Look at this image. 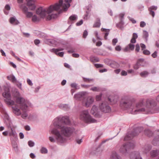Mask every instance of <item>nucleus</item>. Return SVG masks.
<instances>
[{"instance_id": "obj_64", "label": "nucleus", "mask_w": 159, "mask_h": 159, "mask_svg": "<svg viewBox=\"0 0 159 159\" xmlns=\"http://www.w3.org/2000/svg\"><path fill=\"white\" fill-rule=\"evenodd\" d=\"M72 56L74 57L78 58L79 57V55L78 53H73Z\"/></svg>"}, {"instance_id": "obj_38", "label": "nucleus", "mask_w": 159, "mask_h": 159, "mask_svg": "<svg viewBox=\"0 0 159 159\" xmlns=\"http://www.w3.org/2000/svg\"><path fill=\"white\" fill-rule=\"evenodd\" d=\"M92 61L93 62H98L99 61V58L96 57H93L91 59Z\"/></svg>"}, {"instance_id": "obj_10", "label": "nucleus", "mask_w": 159, "mask_h": 159, "mask_svg": "<svg viewBox=\"0 0 159 159\" xmlns=\"http://www.w3.org/2000/svg\"><path fill=\"white\" fill-rule=\"evenodd\" d=\"M94 101L93 98L91 97H89L86 98L85 97L83 101V103H85V105L86 107H89L92 104Z\"/></svg>"}, {"instance_id": "obj_21", "label": "nucleus", "mask_w": 159, "mask_h": 159, "mask_svg": "<svg viewBox=\"0 0 159 159\" xmlns=\"http://www.w3.org/2000/svg\"><path fill=\"white\" fill-rule=\"evenodd\" d=\"M152 143L154 146L159 145V134H158V136L155 138L152 142Z\"/></svg>"}, {"instance_id": "obj_53", "label": "nucleus", "mask_w": 159, "mask_h": 159, "mask_svg": "<svg viewBox=\"0 0 159 159\" xmlns=\"http://www.w3.org/2000/svg\"><path fill=\"white\" fill-rule=\"evenodd\" d=\"M115 49L116 51H120L121 50V47L120 45H117Z\"/></svg>"}, {"instance_id": "obj_50", "label": "nucleus", "mask_w": 159, "mask_h": 159, "mask_svg": "<svg viewBox=\"0 0 159 159\" xmlns=\"http://www.w3.org/2000/svg\"><path fill=\"white\" fill-rule=\"evenodd\" d=\"M146 25V23L143 21H142L140 22V26L141 27H144Z\"/></svg>"}, {"instance_id": "obj_51", "label": "nucleus", "mask_w": 159, "mask_h": 159, "mask_svg": "<svg viewBox=\"0 0 159 159\" xmlns=\"http://www.w3.org/2000/svg\"><path fill=\"white\" fill-rule=\"evenodd\" d=\"M124 13H121L120 14L119 16L120 18V21H121V20H122L123 19H124Z\"/></svg>"}, {"instance_id": "obj_63", "label": "nucleus", "mask_w": 159, "mask_h": 159, "mask_svg": "<svg viewBox=\"0 0 159 159\" xmlns=\"http://www.w3.org/2000/svg\"><path fill=\"white\" fill-rule=\"evenodd\" d=\"M121 75L123 76H125L127 75V72L124 70H122L121 73Z\"/></svg>"}, {"instance_id": "obj_25", "label": "nucleus", "mask_w": 159, "mask_h": 159, "mask_svg": "<svg viewBox=\"0 0 159 159\" xmlns=\"http://www.w3.org/2000/svg\"><path fill=\"white\" fill-rule=\"evenodd\" d=\"M111 159H121V158L116 152H113L111 156Z\"/></svg>"}, {"instance_id": "obj_33", "label": "nucleus", "mask_w": 159, "mask_h": 159, "mask_svg": "<svg viewBox=\"0 0 159 159\" xmlns=\"http://www.w3.org/2000/svg\"><path fill=\"white\" fill-rule=\"evenodd\" d=\"M9 136H13L14 138L17 137V135L16 131H11L9 133Z\"/></svg>"}, {"instance_id": "obj_43", "label": "nucleus", "mask_w": 159, "mask_h": 159, "mask_svg": "<svg viewBox=\"0 0 159 159\" xmlns=\"http://www.w3.org/2000/svg\"><path fill=\"white\" fill-rule=\"evenodd\" d=\"M28 144L30 147H33L34 146V143L31 140L29 141L28 142Z\"/></svg>"}, {"instance_id": "obj_20", "label": "nucleus", "mask_w": 159, "mask_h": 159, "mask_svg": "<svg viewBox=\"0 0 159 159\" xmlns=\"http://www.w3.org/2000/svg\"><path fill=\"white\" fill-rule=\"evenodd\" d=\"M45 41L47 44L51 46H53L56 42L55 40L48 39H46Z\"/></svg>"}, {"instance_id": "obj_48", "label": "nucleus", "mask_w": 159, "mask_h": 159, "mask_svg": "<svg viewBox=\"0 0 159 159\" xmlns=\"http://www.w3.org/2000/svg\"><path fill=\"white\" fill-rule=\"evenodd\" d=\"M75 141L76 143L78 144H80L82 142V138L80 139L78 138H76L75 139Z\"/></svg>"}, {"instance_id": "obj_29", "label": "nucleus", "mask_w": 159, "mask_h": 159, "mask_svg": "<svg viewBox=\"0 0 159 159\" xmlns=\"http://www.w3.org/2000/svg\"><path fill=\"white\" fill-rule=\"evenodd\" d=\"M148 33L146 31L144 30L143 31V38H144L147 41L148 40Z\"/></svg>"}, {"instance_id": "obj_7", "label": "nucleus", "mask_w": 159, "mask_h": 159, "mask_svg": "<svg viewBox=\"0 0 159 159\" xmlns=\"http://www.w3.org/2000/svg\"><path fill=\"white\" fill-rule=\"evenodd\" d=\"M134 147V144L133 143L128 142L121 146L120 151L123 154H125L129 149H133Z\"/></svg>"}, {"instance_id": "obj_52", "label": "nucleus", "mask_w": 159, "mask_h": 159, "mask_svg": "<svg viewBox=\"0 0 159 159\" xmlns=\"http://www.w3.org/2000/svg\"><path fill=\"white\" fill-rule=\"evenodd\" d=\"M95 66L97 68H99L103 67V65L102 64H95Z\"/></svg>"}, {"instance_id": "obj_5", "label": "nucleus", "mask_w": 159, "mask_h": 159, "mask_svg": "<svg viewBox=\"0 0 159 159\" xmlns=\"http://www.w3.org/2000/svg\"><path fill=\"white\" fill-rule=\"evenodd\" d=\"M143 130V127L141 126L137 127L134 128V130L131 132H128L125 137L124 139L125 140H130L134 137L137 136Z\"/></svg>"}, {"instance_id": "obj_24", "label": "nucleus", "mask_w": 159, "mask_h": 159, "mask_svg": "<svg viewBox=\"0 0 159 159\" xmlns=\"http://www.w3.org/2000/svg\"><path fill=\"white\" fill-rule=\"evenodd\" d=\"M101 30L102 31H105L106 33L105 34L104 38L106 40L107 39V36L108 35L109 32L110 31V30L109 29H106L105 28H102Z\"/></svg>"}, {"instance_id": "obj_8", "label": "nucleus", "mask_w": 159, "mask_h": 159, "mask_svg": "<svg viewBox=\"0 0 159 159\" xmlns=\"http://www.w3.org/2000/svg\"><path fill=\"white\" fill-rule=\"evenodd\" d=\"M2 96L6 98L4 101L7 104L9 105H14L15 102L13 100L11 99V94L8 91L3 93Z\"/></svg>"}, {"instance_id": "obj_55", "label": "nucleus", "mask_w": 159, "mask_h": 159, "mask_svg": "<svg viewBox=\"0 0 159 159\" xmlns=\"http://www.w3.org/2000/svg\"><path fill=\"white\" fill-rule=\"evenodd\" d=\"M70 86L72 88L77 89V84L75 83H73L71 84Z\"/></svg>"}, {"instance_id": "obj_41", "label": "nucleus", "mask_w": 159, "mask_h": 159, "mask_svg": "<svg viewBox=\"0 0 159 159\" xmlns=\"http://www.w3.org/2000/svg\"><path fill=\"white\" fill-rule=\"evenodd\" d=\"M27 17L28 18H30L32 16L33 14L32 12H27L25 14Z\"/></svg>"}, {"instance_id": "obj_27", "label": "nucleus", "mask_w": 159, "mask_h": 159, "mask_svg": "<svg viewBox=\"0 0 159 159\" xmlns=\"http://www.w3.org/2000/svg\"><path fill=\"white\" fill-rule=\"evenodd\" d=\"M11 144L13 148L15 149V151L17 150L18 146L16 142L14 140H12V139H11Z\"/></svg>"}, {"instance_id": "obj_59", "label": "nucleus", "mask_w": 159, "mask_h": 159, "mask_svg": "<svg viewBox=\"0 0 159 159\" xmlns=\"http://www.w3.org/2000/svg\"><path fill=\"white\" fill-rule=\"evenodd\" d=\"M83 23V21L82 20H81L77 22L76 23V25L77 26H80Z\"/></svg>"}, {"instance_id": "obj_31", "label": "nucleus", "mask_w": 159, "mask_h": 159, "mask_svg": "<svg viewBox=\"0 0 159 159\" xmlns=\"http://www.w3.org/2000/svg\"><path fill=\"white\" fill-rule=\"evenodd\" d=\"M148 72L146 71H144L140 73V75L142 77H145L148 75Z\"/></svg>"}, {"instance_id": "obj_14", "label": "nucleus", "mask_w": 159, "mask_h": 159, "mask_svg": "<svg viewBox=\"0 0 159 159\" xmlns=\"http://www.w3.org/2000/svg\"><path fill=\"white\" fill-rule=\"evenodd\" d=\"M77 16L76 15L73 14L71 16L68 20L67 23L69 24H72L74 21L77 19Z\"/></svg>"}, {"instance_id": "obj_17", "label": "nucleus", "mask_w": 159, "mask_h": 159, "mask_svg": "<svg viewBox=\"0 0 159 159\" xmlns=\"http://www.w3.org/2000/svg\"><path fill=\"white\" fill-rule=\"evenodd\" d=\"M97 110L98 108L95 105H93L91 110V113L93 115H94L95 116H96Z\"/></svg>"}, {"instance_id": "obj_62", "label": "nucleus", "mask_w": 159, "mask_h": 159, "mask_svg": "<svg viewBox=\"0 0 159 159\" xmlns=\"http://www.w3.org/2000/svg\"><path fill=\"white\" fill-rule=\"evenodd\" d=\"M138 35L136 33H134L133 34L132 38L136 39L138 38Z\"/></svg>"}, {"instance_id": "obj_22", "label": "nucleus", "mask_w": 159, "mask_h": 159, "mask_svg": "<svg viewBox=\"0 0 159 159\" xmlns=\"http://www.w3.org/2000/svg\"><path fill=\"white\" fill-rule=\"evenodd\" d=\"M101 25L100 19L98 18L96 19V21L94 23L93 25L94 28L99 27Z\"/></svg>"}, {"instance_id": "obj_57", "label": "nucleus", "mask_w": 159, "mask_h": 159, "mask_svg": "<svg viewBox=\"0 0 159 159\" xmlns=\"http://www.w3.org/2000/svg\"><path fill=\"white\" fill-rule=\"evenodd\" d=\"M140 46L141 48V50H143L146 48V45L142 43H140Z\"/></svg>"}, {"instance_id": "obj_23", "label": "nucleus", "mask_w": 159, "mask_h": 159, "mask_svg": "<svg viewBox=\"0 0 159 159\" xmlns=\"http://www.w3.org/2000/svg\"><path fill=\"white\" fill-rule=\"evenodd\" d=\"M59 106L60 108L65 110H67L69 109L68 105L66 104H61Z\"/></svg>"}, {"instance_id": "obj_3", "label": "nucleus", "mask_w": 159, "mask_h": 159, "mask_svg": "<svg viewBox=\"0 0 159 159\" xmlns=\"http://www.w3.org/2000/svg\"><path fill=\"white\" fill-rule=\"evenodd\" d=\"M71 1L72 0H65V2L67 3V5L65 3L63 4V0H59V3H57L54 5H51L48 8H44L42 7L39 8L36 11V14L39 15L42 18H44L47 15L46 17L47 20H50L52 19L55 18L62 12L61 10L57 13L51 14H50L54 11L58 10L61 6H65L64 9L66 10L70 6V3Z\"/></svg>"}, {"instance_id": "obj_42", "label": "nucleus", "mask_w": 159, "mask_h": 159, "mask_svg": "<svg viewBox=\"0 0 159 159\" xmlns=\"http://www.w3.org/2000/svg\"><path fill=\"white\" fill-rule=\"evenodd\" d=\"M143 53L145 55H149L150 54V52L148 50H145L143 51Z\"/></svg>"}, {"instance_id": "obj_9", "label": "nucleus", "mask_w": 159, "mask_h": 159, "mask_svg": "<svg viewBox=\"0 0 159 159\" xmlns=\"http://www.w3.org/2000/svg\"><path fill=\"white\" fill-rule=\"evenodd\" d=\"M100 110L105 113L109 112L111 111L110 107L105 103H102L99 106Z\"/></svg>"}, {"instance_id": "obj_45", "label": "nucleus", "mask_w": 159, "mask_h": 159, "mask_svg": "<svg viewBox=\"0 0 159 159\" xmlns=\"http://www.w3.org/2000/svg\"><path fill=\"white\" fill-rule=\"evenodd\" d=\"M118 42V40L117 38H114L112 40V45L113 46H115L116 45V44Z\"/></svg>"}, {"instance_id": "obj_40", "label": "nucleus", "mask_w": 159, "mask_h": 159, "mask_svg": "<svg viewBox=\"0 0 159 159\" xmlns=\"http://www.w3.org/2000/svg\"><path fill=\"white\" fill-rule=\"evenodd\" d=\"M128 46L130 50H134V44L129 43L128 45Z\"/></svg>"}, {"instance_id": "obj_58", "label": "nucleus", "mask_w": 159, "mask_h": 159, "mask_svg": "<svg viewBox=\"0 0 159 159\" xmlns=\"http://www.w3.org/2000/svg\"><path fill=\"white\" fill-rule=\"evenodd\" d=\"M5 9L8 11H9L11 9V7L8 4H7L5 7Z\"/></svg>"}, {"instance_id": "obj_11", "label": "nucleus", "mask_w": 159, "mask_h": 159, "mask_svg": "<svg viewBox=\"0 0 159 159\" xmlns=\"http://www.w3.org/2000/svg\"><path fill=\"white\" fill-rule=\"evenodd\" d=\"M85 93L84 92H79L74 95V97L75 98L78 100L83 99V100L85 98Z\"/></svg>"}, {"instance_id": "obj_26", "label": "nucleus", "mask_w": 159, "mask_h": 159, "mask_svg": "<svg viewBox=\"0 0 159 159\" xmlns=\"http://www.w3.org/2000/svg\"><path fill=\"white\" fill-rule=\"evenodd\" d=\"M144 133L148 137L152 136L153 135L152 132L149 129H146L144 131Z\"/></svg>"}, {"instance_id": "obj_4", "label": "nucleus", "mask_w": 159, "mask_h": 159, "mask_svg": "<svg viewBox=\"0 0 159 159\" xmlns=\"http://www.w3.org/2000/svg\"><path fill=\"white\" fill-rule=\"evenodd\" d=\"M16 102L17 103L20 104V109L24 112L22 114L21 117L24 119H26L28 116L26 112L28 107L26 104L25 99L23 98H17L16 100Z\"/></svg>"}, {"instance_id": "obj_32", "label": "nucleus", "mask_w": 159, "mask_h": 159, "mask_svg": "<svg viewBox=\"0 0 159 159\" xmlns=\"http://www.w3.org/2000/svg\"><path fill=\"white\" fill-rule=\"evenodd\" d=\"M90 89L94 92H99L100 89L99 87H92Z\"/></svg>"}, {"instance_id": "obj_16", "label": "nucleus", "mask_w": 159, "mask_h": 159, "mask_svg": "<svg viewBox=\"0 0 159 159\" xmlns=\"http://www.w3.org/2000/svg\"><path fill=\"white\" fill-rule=\"evenodd\" d=\"M7 78L8 80L11 81L13 83L17 82L15 77L13 75L7 76Z\"/></svg>"}, {"instance_id": "obj_46", "label": "nucleus", "mask_w": 159, "mask_h": 159, "mask_svg": "<svg viewBox=\"0 0 159 159\" xmlns=\"http://www.w3.org/2000/svg\"><path fill=\"white\" fill-rule=\"evenodd\" d=\"M22 10L25 14L28 12V9L26 6H24L22 7Z\"/></svg>"}, {"instance_id": "obj_13", "label": "nucleus", "mask_w": 159, "mask_h": 159, "mask_svg": "<svg viewBox=\"0 0 159 159\" xmlns=\"http://www.w3.org/2000/svg\"><path fill=\"white\" fill-rule=\"evenodd\" d=\"M130 159H142L138 152H134L131 153L130 156Z\"/></svg>"}, {"instance_id": "obj_54", "label": "nucleus", "mask_w": 159, "mask_h": 159, "mask_svg": "<svg viewBox=\"0 0 159 159\" xmlns=\"http://www.w3.org/2000/svg\"><path fill=\"white\" fill-rule=\"evenodd\" d=\"M152 56L154 58H156L157 56V52L156 51H155L152 54Z\"/></svg>"}, {"instance_id": "obj_30", "label": "nucleus", "mask_w": 159, "mask_h": 159, "mask_svg": "<svg viewBox=\"0 0 159 159\" xmlns=\"http://www.w3.org/2000/svg\"><path fill=\"white\" fill-rule=\"evenodd\" d=\"M64 50V49L62 48H59L57 49L52 48L50 50V51L51 52H58L60 51H63Z\"/></svg>"}, {"instance_id": "obj_15", "label": "nucleus", "mask_w": 159, "mask_h": 159, "mask_svg": "<svg viewBox=\"0 0 159 159\" xmlns=\"http://www.w3.org/2000/svg\"><path fill=\"white\" fill-rule=\"evenodd\" d=\"M12 108L14 111V113L17 116H19L21 114L20 109L16 106L12 107Z\"/></svg>"}, {"instance_id": "obj_2", "label": "nucleus", "mask_w": 159, "mask_h": 159, "mask_svg": "<svg viewBox=\"0 0 159 159\" xmlns=\"http://www.w3.org/2000/svg\"><path fill=\"white\" fill-rule=\"evenodd\" d=\"M147 105H149L150 106V108L148 109L146 107V108L144 107L143 101L137 103L135 107L133 105V102L130 99L121 101L120 104L125 109L129 110L130 113L133 114H136L140 112L145 114H152L159 111V108L156 107V103L154 100H148L147 101Z\"/></svg>"}, {"instance_id": "obj_19", "label": "nucleus", "mask_w": 159, "mask_h": 159, "mask_svg": "<svg viewBox=\"0 0 159 159\" xmlns=\"http://www.w3.org/2000/svg\"><path fill=\"white\" fill-rule=\"evenodd\" d=\"M10 22L11 23L15 25H18L19 23L18 20L14 17H11L10 18Z\"/></svg>"}, {"instance_id": "obj_18", "label": "nucleus", "mask_w": 159, "mask_h": 159, "mask_svg": "<svg viewBox=\"0 0 159 159\" xmlns=\"http://www.w3.org/2000/svg\"><path fill=\"white\" fill-rule=\"evenodd\" d=\"M150 154L152 157H156L159 155V150H152L150 152Z\"/></svg>"}, {"instance_id": "obj_61", "label": "nucleus", "mask_w": 159, "mask_h": 159, "mask_svg": "<svg viewBox=\"0 0 159 159\" xmlns=\"http://www.w3.org/2000/svg\"><path fill=\"white\" fill-rule=\"evenodd\" d=\"M27 83L30 86H32L33 85V83L29 79H28L27 80Z\"/></svg>"}, {"instance_id": "obj_39", "label": "nucleus", "mask_w": 159, "mask_h": 159, "mask_svg": "<svg viewBox=\"0 0 159 159\" xmlns=\"http://www.w3.org/2000/svg\"><path fill=\"white\" fill-rule=\"evenodd\" d=\"M53 52L55 53L56 54L59 56L60 57H63V55L64 54V52Z\"/></svg>"}, {"instance_id": "obj_28", "label": "nucleus", "mask_w": 159, "mask_h": 159, "mask_svg": "<svg viewBox=\"0 0 159 159\" xmlns=\"http://www.w3.org/2000/svg\"><path fill=\"white\" fill-rule=\"evenodd\" d=\"M142 60H143V59H139L138 60L137 63L134 66V69L137 70L139 68L140 65V64L139 62Z\"/></svg>"}, {"instance_id": "obj_36", "label": "nucleus", "mask_w": 159, "mask_h": 159, "mask_svg": "<svg viewBox=\"0 0 159 159\" xmlns=\"http://www.w3.org/2000/svg\"><path fill=\"white\" fill-rule=\"evenodd\" d=\"M40 152L42 153H47L48 152V150L44 147H42L40 149Z\"/></svg>"}, {"instance_id": "obj_49", "label": "nucleus", "mask_w": 159, "mask_h": 159, "mask_svg": "<svg viewBox=\"0 0 159 159\" xmlns=\"http://www.w3.org/2000/svg\"><path fill=\"white\" fill-rule=\"evenodd\" d=\"M140 50V46L139 44H137L135 46V51L139 52Z\"/></svg>"}, {"instance_id": "obj_60", "label": "nucleus", "mask_w": 159, "mask_h": 159, "mask_svg": "<svg viewBox=\"0 0 159 159\" xmlns=\"http://www.w3.org/2000/svg\"><path fill=\"white\" fill-rule=\"evenodd\" d=\"M34 42L35 44L36 45H37L38 44H39L40 43V40H39L37 39H35L34 40Z\"/></svg>"}, {"instance_id": "obj_37", "label": "nucleus", "mask_w": 159, "mask_h": 159, "mask_svg": "<svg viewBox=\"0 0 159 159\" xmlns=\"http://www.w3.org/2000/svg\"><path fill=\"white\" fill-rule=\"evenodd\" d=\"M32 20L33 22H36L39 20V19L36 15H34L32 17Z\"/></svg>"}, {"instance_id": "obj_12", "label": "nucleus", "mask_w": 159, "mask_h": 159, "mask_svg": "<svg viewBox=\"0 0 159 159\" xmlns=\"http://www.w3.org/2000/svg\"><path fill=\"white\" fill-rule=\"evenodd\" d=\"M27 5L29 7V9L31 10L35 9L36 6L33 3L34 2V0H26Z\"/></svg>"}, {"instance_id": "obj_6", "label": "nucleus", "mask_w": 159, "mask_h": 159, "mask_svg": "<svg viewBox=\"0 0 159 159\" xmlns=\"http://www.w3.org/2000/svg\"><path fill=\"white\" fill-rule=\"evenodd\" d=\"M80 117L81 119L83 120L86 123H94L96 120L93 118L89 114L87 110H84L81 113Z\"/></svg>"}, {"instance_id": "obj_34", "label": "nucleus", "mask_w": 159, "mask_h": 159, "mask_svg": "<svg viewBox=\"0 0 159 159\" xmlns=\"http://www.w3.org/2000/svg\"><path fill=\"white\" fill-rule=\"evenodd\" d=\"M124 25V22L123 20L120 21V22L118 24H116V26L117 28H121Z\"/></svg>"}, {"instance_id": "obj_47", "label": "nucleus", "mask_w": 159, "mask_h": 159, "mask_svg": "<svg viewBox=\"0 0 159 159\" xmlns=\"http://www.w3.org/2000/svg\"><path fill=\"white\" fill-rule=\"evenodd\" d=\"M88 33L87 30H84L83 34V37L84 38H85L88 35Z\"/></svg>"}, {"instance_id": "obj_56", "label": "nucleus", "mask_w": 159, "mask_h": 159, "mask_svg": "<svg viewBox=\"0 0 159 159\" xmlns=\"http://www.w3.org/2000/svg\"><path fill=\"white\" fill-rule=\"evenodd\" d=\"M89 11H86V13L84 15V19L87 20L88 19V16L89 15Z\"/></svg>"}, {"instance_id": "obj_35", "label": "nucleus", "mask_w": 159, "mask_h": 159, "mask_svg": "<svg viewBox=\"0 0 159 159\" xmlns=\"http://www.w3.org/2000/svg\"><path fill=\"white\" fill-rule=\"evenodd\" d=\"M83 81L86 82L90 83L91 81H93V79H91L83 77Z\"/></svg>"}, {"instance_id": "obj_1", "label": "nucleus", "mask_w": 159, "mask_h": 159, "mask_svg": "<svg viewBox=\"0 0 159 159\" xmlns=\"http://www.w3.org/2000/svg\"><path fill=\"white\" fill-rule=\"evenodd\" d=\"M70 121L68 116H61L57 117L53 120V125L54 126L51 131V133L54 135L49 137L50 141L53 143L56 142L59 143H63L66 141V137L70 136L73 133L74 129L67 127L65 125H70Z\"/></svg>"}, {"instance_id": "obj_44", "label": "nucleus", "mask_w": 159, "mask_h": 159, "mask_svg": "<svg viewBox=\"0 0 159 159\" xmlns=\"http://www.w3.org/2000/svg\"><path fill=\"white\" fill-rule=\"evenodd\" d=\"M157 9V7L154 6H152L148 8V10H156Z\"/></svg>"}]
</instances>
